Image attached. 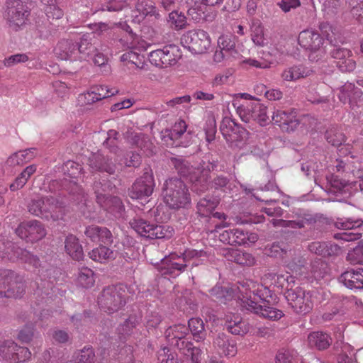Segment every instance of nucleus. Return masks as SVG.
I'll return each mask as SVG.
<instances>
[{"mask_svg":"<svg viewBox=\"0 0 363 363\" xmlns=\"http://www.w3.org/2000/svg\"><path fill=\"white\" fill-rule=\"evenodd\" d=\"M211 294L224 303L236 298L247 310L272 320H277L284 315L281 311L268 306L267 298L271 296L270 290L252 281H247L236 287L216 286L211 290Z\"/></svg>","mask_w":363,"mask_h":363,"instance_id":"obj_1","label":"nucleus"},{"mask_svg":"<svg viewBox=\"0 0 363 363\" xmlns=\"http://www.w3.org/2000/svg\"><path fill=\"white\" fill-rule=\"evenodd\" d=\"M209 257L210 255L205 250L187 249L184 252L182 257L172 254L168 257L162 259L159 269L162 275L174 277L184 270L187 264H191L192 267H197L207 263Z\"/></svg>","mask_w":363,"mask_h":363,"instance_id":"obj_2","label":"nucleus"},{"mask_svg":"<svg viewBox=\"0 0 363 363\" xmlns=\"http://www.w3.org/2000/svg\"><path fill=\"white\" fill-rule=\"evenodd\" d=\"M104 11H118L124 10L125 18L133 23H140L146 16H158L156 9L150 0H110L102 8Z\"/></svg>","mask_w":363,"mask_h":363,"instance_id":"obj_3","label":"nucleus"},{"mask_svg":"<svg viewBox=\"0 0 363 363\" xmlns=\"http://www.w3.org/2000/svg\"><path fill=\"white\" fill-rule=\"evenodd\" d=\"M162 197L166 206L172 209L186 208L191 202L186 185L177 178H169L165 181Z\"/></svg>","mask_w":363,"mask_h":363,"instance_id":"obj_4","label":"nucleus"},{"mask_svg":"<svg viewBox=\"0 0 363 363\" xmlns=\"http://www.w3.org/2000/svg\"><path fill=\"white\" fill-rule=\"evenodd\" d=\"M92 46L86 41L80 45L68 40H60L54 49L55 55L63 60H86L89 56Z\"/></svg>","mask_w":363,"mask_h":363,"instance_id":"obj_5","label":"nucleus"},{"mask_svg":"<svg viewBox=\"0 0 363 363\" xmlns=\"http://www.w3.org/2000/svg\"><path fill=\"white\" fill-rule=\"evenodd\" d=\"M28 209L31 214L43 218L56 220L60 218L57 213L61 211V206L52 197L37 196L28 203Z\"/></svg>","mask_w":363,"mask_h":363,"instance_id":"obj_6","label":"nucleus"},{"mask_svg":"<svg viewBox=\"0 0 363 363\" xmlns=\"http://www.w3.org/2000/svg\"><path fill=\"white\" fill-rule=\"evenodd\" d=\"M237 113L245 123H249L251 120H253L262 126H264L269 123L267 107L261 104L259 100H255L252 102L247 101L238 105Z\"/></svg>","mask_w":363,"mask_h":363,"instance_id":"obj_7","label":"nucleus"},{"mask_svg":"<svg viewBox=\"0 0 363 363\" xmlns=\"http://www.w3.org/2000/svg\"><path fill=\"white\" fill-rule=\"evenodd\" d=\"M130 225L140 236L150 239H169L174 234V229L169 225L150 224L143 219H134Z\"/></svg>","mask_w":363,"mask_h":363,"instance_id":"obj_8","label":"nucleus"},{"mask_svg":"<svg viewBox=\"0 0 363 363\" xmlns=\"http://www.w3.org/2000/svg\"><path fill=\"white\" fill-rule=\"evenodd\" d=\"M181 43L194 54L205 53L211 45L209 35L203 30H192L185 33L181 38Z\"/></svg>","mask_w":363,"mask_h":363,"instance_id":"obj_9","label":"nucleus"},{"mask_svg":"<svg viewBox=\"0 0 363 363\" xmlns=\"http://www.w3.org/2000/svg\"><path fill=\"white\" fill-rule=\"evenodd\" d=\"M155 182L153 172L150 168H146L143 174L138 178L129 191V196L133 199L147 201L152 195Z\"/></svg>","mask_w":363,"mask_h":363,"instance_id":"obj_10","label":"nucleus"},{"mask_svg":"<svg viewBox=\"0 0 363 363\" xmlns=\"http://www.w3.org/2000/svg\"><path fill=\"white\" fill-rule=\"evenodd\" d=\"M29 11L26 0H9L5 18L9 27L17 30L26 23Z\"/></svg>","mask_w":363,"mask_h":363,"instance_id":"obj_11","label":"nucleus"},{"mask_svg":"<svg viewBox=\"0 0 363 363\" xmlns=\"http://www.w3.org/2000/svg\"><path fill=\"white\" fill-rule=\"evenodd\" d=\"M285 297L291 307L297 313L305 314L311 311L313 306L312 295L302 288L288 289Z\"/></svg>","mask_w":363,"mask_h":363,"instance_id":"obj_12","label":"nucleus"},{"mask_svg":"<svg viewBox=\"0 0 363 363\" xmlns=\"http://www.w3.org/2000/svg\"><path fill=\"white\" fill-rule=\"evenodd\" d=\"M30 356L27 347L19 346L12 340H6L0 345V357L6 363H24Z\"/></svg>","mask_w":363,"mask_h":363,"instance_id":"obj_13","label":"nucleus"},{"mask_svg":"<svg viewBox=\"0 0 363 363\" xmlns=\"http://www.w3.org/2000/svg\"><path fill=\"white\" fill-rule=\"evenodd\" d=\"M180 56L177 46L168 45L152 51L149 55V61L155 67L164 68L176 64Z\"/></svg>","mask_w":363,"mask_h":363,"instance_id":"obj_14","label":"nucleus"},{"mask_svg":"<svg viewBox=\"0 0 363 363\" xmlns=\"http://www.w3.org/2000/svg\"><path fill=\"white\" fill-rule=\"evenodd\" d=\"M298 41L302 48L311 52L309 55L311 60H318L316 58L318 55L316 56L315 55L316 52H318V54L323 53V51L320 50L323 45V38L317 31L312 29L301 31L298 35Z\"/></svg>","mask_w":363,"mask_h":363,"instance_id":"obj_15","label":"nucleus"},{"mask_svg":"<svg viewBox=\"0 0 363 363\" xmlns=\"http://www.w3.org/2000/svg\"><path fill=\"white\" fill-rule=\"evenodd\" d=\"M98 184H95V191L96 201L98 204L107 213L113 216L116 218L123 217L124 213V206L121 200L116 196H108L106 194L100 193L97 189Z\"/></svg>","mask_w":363,"mask_h":363,"instance_id":"obj_16","label":"nucleus"},{"mask_svg":"<svg viewBox=\"0 0 363 363\" xmlns=\"http://www.w3.org/2000/svg\"><path fill=\"white\" fill-rule=\"evenodd\" d=\"M189 328L184 324H177L169 327L165 332L167 341L172 346L177 347L179 350H186V347L191 348L192 343L187 340Z\"/></svg>","mask_w":363,"mask_h":363,"instance_id":"obj_17","label":"nucleus"},{"mask_svg":"<svg viewBox=\"0 0 363 363\" xmlns=\"http://www.w3.org/2000/svg\"><path fill=\"white\" fill-rule=\"evenodd\" d=\"M113 159H114V161L118 162L120 164H125L127 167H137L140 163V156L139 154L132 153L130 159L124 158L123 150H121V152H119L114 157L108 156V158L104 164L100 163L99 164H95L94 167L92 166L93 164H91V166L93 169L104 171L109 174H113L114 173L116 169V165L113 164L112 162Z\"/></svg>","mask_w":363,"mask_h":363,"instance_id":"obj_18","label":"nucleus"},{"mask_svg":"<svg viewBox=\"0 0 363 363\" xmlns=\"http://www.w3.org/2000/svg\"><path fill=\"white\" fill-rule=\"evenodd\" d=\"M16 233L21 239L30 242L38 241L46 235L41 223L35 220L21 223L16 228Z\"/></svg>","mask_w":363,"mask_h":363,"instance_id":"obj_19","label":"nucleus"},{"mask_svg":"<svg viewBox=\"0 0 363 363\" xmlns=\"http://www.w3.org/2000/svg\"><path fill=\"white\" fill-rule=\"evenodd\" d=\"M99 304L108 313H113L121 308L125 301L114 286L104 289L101 296L99 298Z\"/></svg>","mask_w":363,"mask_h":363,"instance_id":"obj_20","label":"nucleus"},{"mask_svg":"<svg viewBox=\"0 0 363 363\" xmlns=\"http://www.w3.org/2000/svg\"><path fill=\"white\" fill-rule=\"evenodd\" d=\"M213 347L220 356L234 357L237 354L236 342L225 333H219L213 339Z\"/></svg>","mask_w":363,"mask_h":363,"instance_id":"obj_21","label":"nucleus"},{"mask_svg":"<svg viewBox=\"0 0 363 363\" xmlns=\"http://www.w3.org/2000/svg\"><path fill=\"white\" fill-rule=\"evenodd\" d=\"M181 4H185L188 14L195 21L201 19L204 13L205 6H213L223 2V0H178Z\"/></svg>","mask_w":363,"mask_h":363,"instance_id":"obj_22","label":"nucleus"},{"mask_svg":"<svg viewBox=\"0 0 363 363\" xmlns=\"http://www.w3.org/2000/svg\"><path fill=\"white\" fill-rule=\"evenodd\" d=\"M272 118L275 123L286 131L294 130L299 124L294 111L277 110L273 113Z\"/></svg>","mask_w":363,"mask_h":363,"instance_id":"obj_23","label":"nucleus"},{"mask_svg":"<svg viewBox=\"0 0 363 363\" xmlns=\"http://www.w3.org/2000/svg\"><path fill=\"white\" fill-rule=\"evenodd\" d=\"M5 254V257L12 262L21 260V262L27 263L35 268H37L40 265L39 259L37 257L30 254L27 250L14 246L13 245L7 249Z\"/></svg>","mask_w":363,"mask_h":363,"instance_id":"obj_24","label":"nucleus"},{"mask_svg":"<svg viewBox=\"0 0 363 363\" xmlns=\"http://www.w3.org/2000/svg\"><path fill=\"white\" fill-rule=\"evenodd\" d=\"M220 254L228 260L236 262L241 265H253L255 262L254 257L245 252L231 247L220 250Z\"/></svg>","mask_w":363,"mask_h":363,"instance_id":"obj_25","label":"nucleus"},{"mask_svg":"<svg viewBox=\"0 0 363 363\" xmlns=\"http://www.w3.org/2000/svg\"><path fill=\"white\" fill-rule=\"evenodd\" d=\"M225 325L228 330L238 335H244L250 331L249 323L238 314H228L225 315Z\"/></svg>","mask_w":363,"mask_h":363,"instance_id":"obj_26","label":"nucleus"},{"mask_svg":"<svg viewBox=\"0 0 363 363\" xmlns=\"http://www.w3.org/2000/svg\"><path fill=\"white\" fill-rule=\"evenodd\" d=\"M332 55L337 60L336 65L342 72H351L355 68V62L351 58L352 52L346 48L334 49Z\"/></svg>","mask_w":363,"mask_h":363,"instance_id":"obj_27","label":"nucleus"},{"mask_svg":"<svg viewBox=\"0 0 363 363\" xmlns=\"http://www.w3.org/2000/svg\"><path fill=\"white\" fill-rule=\"evenodd\" d=\"M339 280L350 289L363 288V269H351L342 273Z\"/></svg>","mask_w":363,"mask_h":363,"instance_id":"obj_28","label":"nucleus"},{"mask_svg":"<svg viewBox=\"0 0 363 363\" xmlns=\"http://www.w3.org/2000/svg\"><path fill=\"white\" fill-rule=\"evenodd\" d=\"M186 124L184 121H179L176 123L172 130H166L162 132L161 138L164 144L167 146H177L179 143L175 140L179 138L186 130Z\"/></svg>","mask_w":363,"mask_h":363,"instance_id":"obj_29","label":"nucleus"},{"mask_svg":"<svg viewBox=\"0 0 363 363\" xmlns=\"http://www.w3.org/2000/svg\"><path fill=\"white\" fill-rule=\"evenodd\" d=\"M85 235L91 241L108 244L112 242V235L109 230L104 227L95 225H89L85 230Z\"/></svg>","mask_w":363,"mask_h":363,"instance_id":"obj_30","label":"nucleus"},{"mask_svg":"<svg viewBox=\"0 0 363 363\" xmlns=\"http://www.w3.org/2000/svg\"><path fill=\"white\" fill-rule=\"evenodd\" d=\"M281 50L278 48L271 49L270 50L267 51V55H269V57H266V58L262 60L261 61L249 58L242 60V63L257 68H268L272 64L277 61L279 57L281 55Z\"/></svg>","mask_w":363,"mask_h":363,"instance_id":"obj_31","label":"nucleus"},{"mask_svg":"<svg viewBox=\"0 0 363 363\" xmlns=\"http://www.w3.org/2000/svg\"><path fill=\"white\" fill-rule=\"evenodd\" d=\"M311 72V69L303 65L292 66L284 70L281 77L285 81L292 82L309 76Z\"/></svg>","mask_w":363,"mask_h":363,"instance_id":"obj_32","label":"nucleus"},{"mask_svg":"<svg viewBox=\"0 0 363 363\" xmlns=\"http://www.w3.org/2000/svg\"><path fill=\"white\" fill-rule=\"evenodd\" d=\"M66 190L70 194L72 199L79 206V208L83 212L84 206H86V197L82 188L74 180L69 181L66 184Z\"/></svg>","mask_w":363,"mask_h":363,"instance_id":"obj_33","label":"nucleus"},{"mask_svg":"<svg viewBox=\"0 0 363 363\" xmlns=\"http://www.w3.org/2000/svg\"><path fill=\"white\" fill-rule=\"evenodd\" d=\"M66 252L74 259L79 260L83 257L84 253L82 245L78 239L73 235H69L65 242Z\"/></svg>","mask_w":363,"mask_h":363,"instance_id":"obj_34","label":"nucleus"},{"mask_svg":"<svg viewBox=\"0 0 363 363\" xmlns=\"http://www.w3.org/2000/svg\"><path fill=\"white\" fill-rule=\"evenodd\" d=\"M308 341L311 347L325 350L330 345L331 337L323 332H313L309 334Z\"/></svg>","mask_w":363,"mask_h":363,"instance_id":"obj_35","label":"nucleus"},{"mask_svg":"<svg viewBox=\"0 0 363 363\" xmlns=\"http://www.w3.org/2000/svg\"><path fill=\"white\" fill-rule=\"evenodd\" d=\"M233 245H250L255 243L258 236L255 233L245 232L241 228L233 229Z\"/></svg>","mask_w":363,"mask_h":363,"instance_id":"obj_36","label":"nucleus"},{"mask_svg":"<svg viewBox=\"0 0 363 363\" xmlns=\"http://www.w3.org/2000/svg\"><path fill=\"white\" fill-rule=\"evenodd\" d=\"M37 167L35 164H31L25 168V169L10 184V189L12 191H17L24 186L29 178L36 172Z\"/></svg>","mask_w":363,"mask_h":363,"instance_id":"obj_37","label":"nucleus"},{"mask_svg":"<svg viewBox=\"0 0 363 363\" xmlns=\"http://www.w3.org/2000/svg\"><path fill=\"white\" fill-rule=\"evenodd\" d=\"M267 278L270 279L271 284L277 288H286L288 290L291 284L294 282L295 276L289 275V272H286L285 274H269Z\"/></svg>","mask_w":363,"mask_h":363,"instance_id":"obj_38","label":"nucleus"},{"mask_svg":"<svg viewBox=\"0 0 363 363\" xmlns=\"http://www.w3.org/2000/svg\"><path fill=\"white\" fill-rule=\"evenodd\" d=\"M219 203L217 198H203L197 204L198 213L201 216H208Z\"/></svg>","mask_w":363,"mask_h":363,"instance_id":"obj_39","label":"nucleus"},{"mask_svg":"<svg viewBox=\"0 0 363 363\" xmlns=\"http://www.w3.org/2000/svg\"><path fill=\"white\" fill-rule=\"evenodd\" d=\"M131 137L128 136V140L133 145L140 147L147 156L151 155L153 152L152 146V143L147 140L143 135L138 133L131 134Z\"/></svg>","mask_w":363,"mask_h":363,"instance_id":"obj_40","label":"nucleus"},{"mask_svg":"<svg viewBox=\"0 0 363 363\" xmlns=\"http://www.w3.org/2000/svg\"><path fill=\"white\" fill-rule=\"evenodd\" d=\"M189 330H190L192 335L196 341L202 340L206 337L204 331V324L199 318H193L189 320Z\"/></svg>","mask_w":363,"mask_h":363,"instance_id":"obj_41","label":"nucleus"},{"mask_svg":"<svg viewBox=\"0 0 363 363\" xmlns=\"http://www.w3.org/2000/svg\"><path fill=\"white\" fill-rule=\"evenodd\" d=\"M251 38L256 45L263 47L267 45V40L264 34V28L259 22L252 23L251 26Z\"/></svg>","mask_w":363,"mask_h":363,"instance_id":"obj_42","label":"nucleus"},{"mask_svg":"<svg viewBox=\"0 0 363 363\" xmlns=\"http://www.w3.org/2000/svg\"><path fill=\"white\" fill-rule=\"evenodd\" d=\"M89 254L91 259L99 262H104L114 257L113 251L102 245L94 249Z\"/></svg>","mask_w":363,"mask_h":363,"instance_id":"obj_43","label":"nucleus"},{"mask_svg":"<svg viewBox=\"0 0 363 363\" xmlns=\"http://www.w3.org/2000/svg\"><path fill=\"white\" fill-rule=\"evenodd\" d=\"M183 356L181 363H200L201 350L196 347L191 346V348L186 347V350H179Z\"/></svg>","mask_w":363,"mask_h":363,"instance_id":"obj_44","label":"nucleus"},{"mask_svg":"<svg viewBox=\"0 0 363 363\" xmlns=\"http://www.w3.org/2000/svg\"><path fill=\"white\" fill-rule=\"evenodd\" d=\"M45 5V12L48 18L59 19L63 16L62 10L59 7V0H41Z\"/></svg>","mask_w":363,"mask_h":363,"instance_id":"obj_45","label":"nucleus"},{"mask_svg":"<svg viewBox=\"0 0 363 363\" xmlns=\"http://www.w3.org/2000/svg\"><path fill=\"white\" fill-rule=\"evenodd\" d=\"M276 363H299L298 353L293 350H280L275 358Z\"/></svg>","mask_w":363,"mask_h":363,"instance_id":"obj_46","label":"nucleus"},{"mask_svg":"<svg viewBox=\"0 0 363 363\" xmlns=\"http://www.w3.org/2000/svg\"><path fill=\"white\" fill-rule=\"evenodd\" d=\"M77 281L78 284L84 288L91 287L95 282L93 271L87 267L82 268L79 272Z\"/></svg>","mask_w":363,"mask_h":363,"instance_id":"obj_47","label":"nucleus"},{"mask_svg":"<svg viewBox=\"0 0 363 363\" xmlns=\"http://www.w3.org/2000/svg\"><path fill=\"white\" fill-rule=\"evenodd\" d=\"M218 47L225 52H230L232 55L233 53L237 55V52L235 50L234 38L232 35H221L218 39Z\"/></svg>","mask_w":363,"mask_h":363,"instance_id":"obj_48","label":"nucleus"},{"mask_svg":"<svg viewBox=\"0 0 363 363\" xmlns=\"http://www.w3.org/2000/svg\"><path fill=\"white\" fill-rule=\"evenodd\" d=\"M237 57V55L233 53L232 55L230 52H225L224 50L219 49L213 55V62L222 66H228L230 65L233 59H236Z\"/></svg>","mask_w":363,"mask_h":363,"instance_id":"obj_49","label":"nucleus"},{"mask_svg":"<svg viewBox=\"0 0 363 363\" xmlns=\"http://www.w3.org/2000/svg\"><path fill=\"white\" fill-rule=\"evenodd\" d=\"M362 220L353 218L340 219L336 222L337 228L342 230H353L362 226Z\"/></svg>","mask_w":363,"mask_h":363,"instance_id":"obj_50","label":"nucleus"},{"mask_svg":"<svg viewBox=\"0 0 363 363\" xmlns=\"http://www.w3.org/2000/svg\"><path fill=\"white\" fill-rule=\"evenodd\" d=\"M347 258L352 264L363 263V242L350 251Z\"/></svg>","mask_w":363,"mask_h":363,"instance_id":"obj_51","label":"nucleus"},{"mask_svg":"<svg viewBox=\"0 0 363 363\" xmlns=\"http://www.w3.org/2000/svg\"><path fill=\"white\" fill-rule=\"evenodd\" d=\"M157 359L159 363H178L176 354L170 352V350L164 347L158 352Z\"/></svg>","mask_w":363,"mask_h":363,"instance_id":"obj_52","label":"nucleus"},{"mask_svg":"<svg viewBox=\"0 0 363 363\" xmlns=\"http://www.w3.org/2000/svg\"><path fill=\"white\" fill-rule=\"evenodd\" d=\"M118 133L114 130H110L107 133V138L105 141L106 145L109 147L110 152L113 155V157L116 155L121 150L116 145V136Z\"/></svg>","mask_w":363,"mask_h":363,"instance_id":"obj_53","label":"nucleus"},{"mask_svg":"<svg viewBox=\"0 0 363 363\" xmlns=\"http://www.w3.org/2000/svg\"><path fill=\"white\" fill-rule=\"evenodd\" d=\"M169 23L176 28H182L186 24V17L182 13L172 11L169 15Z\"/></svg>","mask_w":363,"mask_h":363,"instance_id":"obj_54","label":"nucleus"},{"mask_svg":"<svg viewBox=\"0 0 363 363\" xmlns=\"http://www.w3.org/2000/svg\"><path fill=\"white\" fill-rule=\"evenodd\" d=\"M94 353L90 347H85L80 351L75 363H94Z\"/></svg>","mask_w":363,"mask_h":363,"instance_id":"obj_55","label":"nucleus"},{"mask_svg":"<svg viewBox=\"0 0 363 363\" xmlns=\"http://www.w3.org/2000/svg\"><path fill=\"white\" fill-rule=\"evenodd\" d=\"M82 168L80 164L73 161H67L65 165V171L67 172L69 176L72 179H77L82 174Z\"/></svg>","mask_w":363,"mask_h":363,"instance_id":"obj_56","label":"nucleus"},{"mask_svg":"<svg viewBox=\"0 0 363 363\" xmlns=\"http://www.w3.org/2000/svg\"><path fill=\"white\" fill-rule=\"evenodd\" d=\"M94 88L100 100L113 96L118 92L117 89L109 88L108 86H96Z\"/></svg>","mask_w":363,"mask_h":363,"instance_id":"obj_57","label":"nucleus"},{"mask_svg":"<svg viewBox=\"0 0 363 363\" xmlns=\"http://www.w3.org/2000/svg\"><path fill=\"white\" fill-rule=\"evenodd\" d=\"M24 293V289L22 284H16L12 288H9L5 291H0V296H6L8 298H19L23 296Z\"/></svg>","mask_w":363,"mask_h":363,"instance_id":"obj_58","label":"nucleus"},{"mask_svg":"<svg viewBox=\"0 0 363 363\" xmlns=\"http://www.w3.org/2000/svg\"><path fill=\"white\" fill-rule=\"evenodd\" d=\"M326 139L328 142L333 146H339L345 142V136L340 132L333 130L328 131L326 133Z\"/></svg>","mask_w":363,"mask_h":363,"instance_id":"obj_59","label":"nucleus"},{"mask_svg":"<svg viewBox=\"0 0 363 363\" xmlns=\"http://www.w3.org/2000/svg\"><path fill=\"white\" fill-rule=\"evenodd\" d=\"M272 223L274 227L301 228L303 226L302 223L294 220H285L282 219H272Z\"/></svg>","mask_w":363,"mask_h":363,"instance_id":"obj_60","label":"nucleus"},{"mask_svg":"<svg viewBox=\"0 0 363 363\" xmlns=\"http://www.w3.org/2000/svg\"><path fill=\"white\" fill-rule=\"evenodd\" d=\"M354 85L352 83H345L339 90L338 97L341 101L345 103L351 96V92L354 90Z\"/></svg>","mask_w":363,"mask_h":363,"instance_id":"obj_61","label":"nucleus"},{"mask_svg":"<svg viewBox=\"0 0 363 363\" xmlns=\"http://www.w3.org/2000/svg\"><path fill=\"white\" fill-rule=\"evenodd\" d=\"M28 60L29 57L26 54H16L6 58L4 61V64L6 67H11L17 63L25 62Z\"/></svg>","mask_w":363,"mask_h":363,"instance_id":"obj_62","label":"nucleus"},{"mask_svg":"<svg viewBox=\"0 0 363 363\" xmlns=\"http://www.w3.org/2000/svg\"><path fill=\"white\" fill-rule=\"evenodd\" d=\"M204 131L206 135V140L207 143L212 142L215 138V135L216 133V128L215 122L213 121H209L206 122V125L204 127Z\"/></svg>","mask_w":363,"mask_h":363,"instance_id":"obj_63","label":"nucleus"},{"mask_svg":"<svg viewBox=\"0 0 363 363\" xmlns=\"http://www.w3.org/2000/svg\"><path fill=\"white\" fill-rule=\"evenodd\" d=\"M118 25L123 30H125L129 35L130 38L131 39H133V40L129 43L128 45V48H137L139 47V45H138V36L134 34L130 26L126 24L125 22L124 23H122V22H119L118 23Z\"/></svg>","mask_w":363,"mask_h":363,"instance_id":"obj_64","label":"nucleus"}]
</instances>
